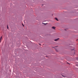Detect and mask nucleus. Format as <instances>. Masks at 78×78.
<instances>
[{"instance_id":"nucleus-1","label":"nucleus","mask_w":78,"mask_h":78,"mask_svg":"<svg viewBox=\"0 0 78 78\" xmlns=\"http://www.w3.org/2000/svg\"><path fill=\"white\" fill-rule=\"evenodd\" d=\"M59 39V38H57V39H56L54 41H58Z\"/></svg>"},{"instance_id":"nucleus-2","label":"nucleus","mask_w":78,"mask_h":78,"mask_svg":"<svg viewBox=\"0 0 78 78\" xmlns=\"http://www.w3.org/2000/svg\"><path fill=\"white\" fill-rule=\"evenodd\" d=\"M52 28H53V29H54V30H55V28H56V27H52Z\"/></svg>"},{"instance_id":"nucleus-3","label":"nucleus","mask_w":78,"mask_h":78,"mask_svg":"<svg viewBox=\"0 0 78 78\" xmlns=\"http://www.w3.org/2000/svg\"><path fill=\"white\" fill-rule=\"evenodd\" d=\"M2 39V36L1 37H0V43L1 42V41H2L1 40Z\"/></svg>"},{"instance_id":"nucleus-4","label":"nucleus","mask_w":78,"mask_h":78,"mask_svg":"<svg viewBox=\"0 0 78 78\" xmlns=\"http://www.w3.org/2000/svg\"><path fill=\"white\" fill-rule=\"evenodd\" d=\"M55 19L57 21H58V19L57 18H55Z\"/></svg>"},{"instance_id":"nucleus-5","label":"nucleus","mask_w":78,"mask_h":78,"mask_svg":"<svg viewBox=\"0 0 78 78\" xmlns=\"http://www.w3.org/2000/svg\"><path fill=\"white\" fill-rule=\"evenodd\" d=\"M23 24V26H24V25H23V24Z\"/></svg>"},{"instance_id":"nucleus-6","label":"nucleus","mask_w":78,"mask_h":78,"mask_svg":"<svg viewBox=\"0 0 78 78\" xmlns=\"http://www.w3.org/2000/svg\"><path fill=\"white\" fill-rule=\"evenodd\" d=\"M7 29H8V26H7Z\"/></svg>"},{"instance_id":"nucleus-7","label":"nucleus","mask_w":78,"mask_h":78,"mask_svg":"<svg viewBox=\"0 0 78 78\" xmlns=\"http://www.w3.org/2000/svg\"><path fill=\"white\" fill-rule=\"evenodd\" d=\"M68 64H69V63H68Z\"/></svg>"},{"instance_id":"nucleus-8","label":"nucleus","mask_w":78,"mask_h":78,"mask_svg":"<svg viewBox=\"0 0 78 78\" xmlns=\"http://www.w3.org/2000/svg\"><path fill=\"white\" fill-rule=\"evenodd\" d=\"M43 24H44V23H42Z\"/></svg>"}]
</instances>
